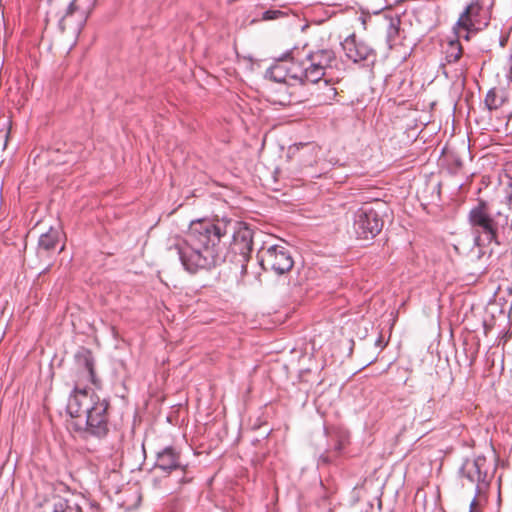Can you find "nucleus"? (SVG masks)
I'll return each instance as SVG.
<instances>
[{"mask_svg":"<svg viewBox=\"0 0 512 512\" xmlns=\"http://www.w3.org/2000/svg\"><path fill=\"white\" fill-rule=\"evenodd\" d=\"M462 55V48L458 42H450L449 49L446 54L448 62H456Z\"/></svg>","mask_w":512,"mask_h":512,"instance_id":"4be33fe9","label":"nucleus"},{"mask_svg":"<svg viewBox=\"0 0 512 512\" xmlns=\"http://www.w3.org/2000/svg\"><path fill=\"white\" fill-rule=\"evenodd\" d=\"M342 35L335 38V42L339 43L345 52V55L353 62L367 60L372 55L373 50L364 41H358L354 34H349L341 41Z\"/></svg>","mask_w":512,"mask_h":512,"instance_id":"ddd939ff","label":"nucleus"},{"mask_svg":"<svg viewBox=\"0 0 512 512\" xmlns=\"http://www.w3.org/2000/svg\"><path fill=\"white\" fill-rule=\"evenodd\" d=\"M290 54H293L292 51H289L285 54H283L281 57H279L274 65H272L268 71L267 76L278 83H289V75H288V68H287V57L290 56Z\"/></svg>","mask_w":512,"mask_h":512,"instance_id":"2eb2a0df","label":"nucleus"},{"mask_svg":"<svg viewBox=\"0 0 512 512\" xmlns=\"http://www.w3.org/2000/svg\"><path fill=\"white\" fill-rule=\"evenodd\" d=\"M339 221H340V218H339V217H337V218H335V219H332V222H333V223H337V224H338V222H339Z\"/></svg>","mask_w":512,"mask_h":512,"instance_id":"cd10ccee","label":"nucleus"},{"mask_svg":"<svg viewBox=\"0 0 512 512\" xmlns=\"http://www.w3.org/2000/svg\"><path fill=\"white\" fill-rule=\"evenodd\" d=\"M470 223L474 234V244L481 247L485 242L496 239V227L494 220L489 216L486 205L480 203L469 214Z\"/></svg>","mask_w":512,"mask_h":512,"instance_id":"423d86ee","label":"nucleus"},{"mask_svg":"<svg viewBox=\"0 0 512 512\" xmlns=\"http://www.w3.org/2000/svg\"><path fill=\"white\" fill-rule=\"evenodd\" d=\"M337 503L334 502L333 499H331L328 503V512H331L335 507H336Z\"/></svg>","mask_w":512,"mask_h":512,"instance_id":"bb28decb","label":"nucleus"},{"mask_svg":"<svg viewBox=\"0 0 512 512\" xmlns=\"http://www.w3.org/2000/svg\"><path fill=\"white\" fill-rule=\"evenodd\" d=\"M461 471L471 483L477 484L478 492H480L488 483L487 460L483 456H478L473 460L465 461Z\"/></svg>","mask_w":512,"mask_h":512,"instance_id":"f8f14e48","label":"nucleus"},{"mask_svg":"<svg viewBox=\"0 0 512 512\" xmlns=\"http://www.w3.org/2000/svg\"><path fill=\"white\" fill-rule=\"evenodd\" d=\"M307 62H296L294 60V57L292 54L287 57V68H288V75H289V81L290 80H297L302 83V79L305 73V67Z\"/></svg>","mask_w":512,"mask_h":512,"instance_id":"f3484780","label":"nucleus"},{"mask_svg":"<svg viewBox=\"0 0 512 512\" xmlns=\"http://www.w3.org/2000/svg\"><path fill=\"white\" fill-rule=\"evenodd\" d=\"M399 19L397 18H383L381 22L382 28L386 30L387 41L391 43L398 34Z\"/></svg>","mask_w":512,"mask_h":512,"instance_id":"412c9836","label":"nucleus"},{"mask_svg":"<svg viewBox=\"0 0 512 512\" xmlns=\"http://www.w3.org/2000/svg\"><path fill=\"white\" fill-rule=\"evenodd\" d=\"M339 62L332 50H322V95L327 102L333 100L337 90L332 85L340 78L341 71L338 68Z\"/></svg>","mask_w":512,"mask_h":512,"instance_id":"6e6552de","label":"nucleus"},{"mask_svg":"<svg viewBox=\"0 0 512 512\" xmlns=\"http://www.w3.org/2000/svg\"><path fill=\"white\" fill-rule=\"evenodd\" d=\"M343 439L344 436L342 434L337 435L336 439L333 442V445L328 444V446L334 448L335 450H339L342 446Z\"/></svg>","mask_w":512,"mask_h":512,"instance_id":"393cba45","label":"nucleus"},{"mask_svg":"<svg viewBox=\"0 0 512 512\" xmlns=\"http://www.w3.org/2000/svg\"><path fill=\"white\" fill-rule=\"evenodd\" d=\"M476 505V499H474L472 502H471V509H473V507Z\"/></svg>","mask_w":512,"mask_h":512,"instance_id":"c85d7f7f","label":"nucleus"},{"mask_svg":"<svg viewBox=\"0 0 512 512\" xmlns=\"http://www.w3.org/2000/svg\"><path fill=\"white\" fill-rule=\"evenodd\" d=\"M76 370L80 382H90L95 386L100 384V380L95 374V361L92 352L88 349L81 348L75 354Z\"/></svg>","mask_w":512,"mask_h":512,"instance_id":"9b49d317","label":"nucleus"},{"mask_svg":"<svg viewBox=\"0 0 512 512\" xmlns=\"http://www.w3.org/2000/svg\"><path fill=\"white\" fill-rule=\"evenodd\" d=\"M286 15V13L280 9H269L264 11L261 14L260 20L262 21H270L282 18Z\"/></svg>","mask_w":512,"mask_h":512,"instance_id":"5701e85b","label":"nucleus"},{"mask_svg":"<svg viewBox=\"0 0 512 512\" xmlns=\"http://www.w3.org/2000/svg\"><path fill=\"white\" fill-rule=\"evenodd\" d=\"M52 512H82V510L76 502L57 496L53 500Z\"/></svg>","mask_w":512,"mask_h":512,"instance_id":"a211bd4d","label":"nucleus"},{"mask_svg":"<svg viewBox=\"0 0 512 512\" xmlns=\"http://www.w3.org/2000/svg\"><path fill=\"white\" fill-rule=\"evenodd\" d=\"M64 247H65V245H64V244H62V245H61V247L59 248V253H60V252H62V251L64 250Z\"/></svg>","mask_w":512,"mask_h":512,"instance_id":"c756f323","label":"nucleus"},{"mask_svg":"<svg viewBox=\"0 0 512 512\" xmlns=\"http://www.w3.org/2000/svg\"><path fill=\"white\" fill-rule=\"evenodd\" d=\"M75 3L74 2H71L67 8V11L65 13V15L61 18L60 22H59V25L62 29H64V25H65V22L67 21V19L69 18V16H71L74 11H75Z\"/></svg>","mask_w":512,"mask_h":512,"instance_id":"b1692460","label":"nucleus"},{"mask_svg":"<svg viewBox=\"0 0 512 512\" xmlns=\"http://www.w3.org/2000/svg\"><path fill=\"white\" fill-rule=\"evenodd\" d=\"M232 238L230 243L231 251L239 255V262H248L252 252V231L247 227H240L236 229V224L231 222L229 238Z\"/></svg>","mask_w":512,"mask_h":512,"instance_id":"1a4fd4ad","label":"nucleus"},{"mask_svg":"<svg viewBox=\"0 0 512 512\" xmlns=\"http://www.w3.org/2000/svg\"><path fill=\"white\" fill-rule=\"evenodd\" d=\"M62 239L60 229L50 227L49 230L40 235L37 246L39 258L50 257L58 248Z\"/></svg>","mask_w":512,"mask_h":512,"instance_id":"4468645a","label":"nucleus"},{"mask_svg":"<svg viewBox=\"0 0 512 512\" xmlns=\"http://www.w3.org/2000/svg\"><path fill=\"white\" fill-rule=\"evenodd\" d=\"M353 228L358 239H373L381 232L383 220L372 205L365 204L355 212Z\"/></svg>","mask_w":512,"mask_h":512,"instance_id":"39448f33","label":"nucleus"},{"mask_svg":"<svg viewBox=\"0 0 512 512\" xmlns=\"http://www.w3.org/2000/svg\"><path fill=\"white\" fill-rule=\"evenodd\" d=\"M241 263V278L240 280L245 283V277L247 275V263L248 262H240Z\"/></svg>","mask_w":512,"mask_h":512,"instance_id":"a878e982","label":"nucleus"},{"mask_svg":"<svg viewBox=\"0 0 512 512\" xmlns=\"http://www.w3.org/2000/svg\"><path fill=\"white\" fill-rule=\"evenodd\" d=\"M493 0H475L461 13L454 31L458 39L469 40L472 31L488 25Z\"/></svg>","mask_w":512,"mask_h":512,"instance_id":"f03ea898","label":"nucleus"},{"mask_svg":"<svg viewBox=\"0 0 512 512\" xmlns=\"http://www.w3.org/2000/svg\"><path fill=\"white\" fill-rule=\"evenodd\" d=\"M314 54L309 52L306 55L305 73L302 79L303 84H317L320 81V64L313 61Z\"/></svg>","mask_w":512,"mask_h":512,"instance_id":"dca6fc26","label":"nucleus"},{"mask_svg":"<svg viewBox=\"0 0 512 512\" xmlns=\"http://www.w3.org/2000/svg\"><path fill=\"white\" fill-rule=\"evenodd\" d=\"M230 228L231 221L225 219L192 221L185 238L169 239L167 251L189 273L210 269L224 258Z\"/></svg>","mask_w":512,"mask_h":512,"instance_id":"f257e3e1","label":"nucleus"},{"mask_svg":"<svg viewBox=\"0 0 512 512\" xmlns=\"http://www.w3.org/2000/svg\"><path fill=\"white\" fill-rule=\"evenodd\" d=\"M109 400L101 399L99 396L86 412L84 420V431L96 437H103L108 433V409ZM77 429L81 430V424H75Z\"/></svg>","mask_w":512,"mask_h":512,"instance_id":"20e7f679","label":"nucleus"},{"mask_svg":"<svg viewBox=\"0 0 512 512\" xmlns=\"http://www.w3.org/2000/svg\"><path fill=\"white\" fill-rule=\"evenodd\" d=\"M505 93L502 90L491 89L485 98V105L489 110L500 108L505 102Z\"/></svg>","mask_w":512,"mask_h":512,"instance_id":"aec40b11","label":"nucleus"},{"mask_svg":"<svg viewBox=\"0 0 512 512\" xmlns=\"http://www.w3.org/2000/svg\"><path fill=\"white\" fill-rule=\"evenodd\" d=\"M332 15H335L337 18L340 17L341 20L339 21L340 25L347 24L348 22H353L354 24H360L362 25L363 29L366 30V23L368 20H371L372 17L369 15H355L351 21L346 19L345 15L343 13L336 14L334 11L329 12L328 10H322V22L324 21V17H331Z\"/></svg>","mask_w":512,"mask_h":512,"instance_id":"6ab92c4d","label":"nucleus"},{"mask_svg":"<svg viewBox=\"0 0 512 512\" xmlns=\"http://www.w3.org/2000/svg\"><path fill=\"white\" fill-rule=\"evenodd\" d=\"M98 395L86 388H80L78 382L69 397L67 412L72 418H81L86 414Z\"/></svg>","mask_w":512,"mask_h":512,"instance_id":"9d476101","label":"nucleus"},{"mask_svg":"<svg viewBox=\"0 0 512 512\" xmlns=\"http://www.w3.org/2000/svg\"><path fill=\"white\" fill-rule=\"evenodd\" d=\"M259 263L266 271H273L278 275L289 272L294 260L288 248L283 245L262 247L258 252Z\"/></svg>","mask_w":512,"mask_h":512,"instance_id":"7ed1b4c3","label":"nucleus"},{"mask_svg":"<svg viewBox=\"0 0 512 512\" xmlns=\"http://www.w3.org/2000/svg\"><path fill=\"white\" fill-rule=\"evenodd\" d=\"M155 468L166 474L180 471L182 476L179 479V484L181 485L190 483L193 480V476L188 472V465L183 464L181 461L180 452L172 446L165 447L157 453Z\"/></svg>","mask_w":512,"mask_h":512,"instance_id":"0eeeda50","label":"nucleus"},{"mask_svg":"<svg viewBox=\"0 0 512 512\" xmlns=\"http://www.w3.org/2000/svg\"><path fill=\"white\" fill-rule=\"evenodd\" d=\"M481 256H482V252H481V250H479V253H478V255H477V258L479 259V258H481Z\"/></svg>","mask_w":512,"mask_h":512,"instance_id":"7c9ffc66","label":"nucleus"}]
</instances>
